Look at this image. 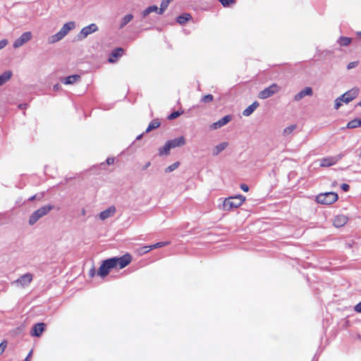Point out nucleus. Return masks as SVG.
I'll use <instances>...</instances> for the list:
<instances>
[{
	"label": "nucleus",
	"mask_w": 361,
	"mask_h": 361,
	"mask_svg": "<svg viewBox=\"0 0 361 361\" xmlns=\"http://www.w3.org/2000/svg\"><path fill=\"white\" fill-rule=\"evenodd\" d=\"M75 27V23L74 21L66 23L59 32L47 38L48 44H53L62 40L69 33V32L73 30Z\"/></svg>",
	"instance_id": "f257e3e1"
},
{
	"label": "nucleus",
	"mask_w": 361,
	"mask_h": 361,
	"mask_svg": "<svg viewBox=\"0 0 361 361\" xmlns=\"http://www.w3.org/2000/svg\"><path fill=\"white\" fill-rule=\"evenodd\" d=\"M246 200L242 195H237L225 198L220 209L223 211H231L240 207Z\"/></svg>",
	"instance_id": "f03ea898"
},
{
	"label": "nucleus",
	"mask_w": 361,
	"mask_h": 361,
	"mask_svg": "<svg viewBox=\"0 0 361 361\" xmlns=\"http://www.w3.org/2000/svg\"><path fill=\"white\" fill-rule=\"evenodd\" d=\"M53 208V205L47 204L35 211L30 216L29 224L31 226L34 225L38 220L46 216Z\"/></svg>",
	"instance_id": "7ed1b4c3"
},
{
	"label": "nucleus",
	"mask_w": 361,
	"mask_h": 361,
	"mask_svg": "<svg viewBox=\"0 0 361 361\" xmlns=\"http://www.w3.org/2000/svg\"><path fill=\"white\" fill-rule=\"evenodd\" d=\"M109 263L115 269H123L126 267L131 262L130 255H125L121 257H112L109 259Z\"/></svg>",
	"instance_id": "20e7f679"
},
{
	"label": "nucleus",
	"mask_w": 361,
	"mask_h": 361,
	"mask_svg": "<svg viewBox=\"0 0 361 361\" xmlns=\"http://www.w3.org/2000/svg\"><path fill=\"white\" fill-rule=\"evenodd\" d=\"M338 200V195L334 192L321 193L316 197L317 202L322 204H331Z\"/></svg>",
	"instance_id": "39448f33"
},
{
	"label": "nucleus",
	"mask_w": 361,
	"mask_h": 361,
	"mask_svg": "<svg viewBox=\"0 0 361 361\" xmlns=\"http://www.w3.org/2000/svg\"><path fill=\"white\" fill-rule=\"evenodd\" d=\"M33 280V275L30 273H26L18 279L12 282V285L20 288H27Z\"/></svg>",
	"instance_id": "423d86ee"
},
{
	"label": "nucleus",
	"mask_w": 361,
	"mask_h": 361,
	"mask_svg": "<svg viewBox=\"0 0 361 361\" xmlns=\"http://www.w3.org/2000/svg\"><path fill=\"white\" fill-rule=\"evenodd\" d=\"M32 39V33L30 31L23 32L20 37L16 39L13 42V48L15 49L23 47Z\"/></svg>",
	"instance_id": "0eeeda50"
},
{
	"label": "nucleus",
	"mask_w": 361,
	"mask_h": 361,
	"mask_svg": "<svg viewBox=\"0 0 361 361\" xmlns=\"http://www.w3.org/2000/svg\"><path fill=\"white\" fill-rule=\"evenodd\" d=\"M99 30L98 26L95 23H91L84 27H82L80 32L78 35V39L82 40L85 39L90 35L97 32Z\"/></svg>",
	"instance_id": "6e6552de"
},
{
	"label": "nucleus",
	"mask_w": 361,
	"mask_h": 361,
	"mask_svg": "<svg viewBox=\"0 0 361 361\" xmlns=\"http://www.w3.org/2000/svg\"><path fill=\"white\" fill-rule=\"evenodd\" d=\"M280 90V87L276 84L274 83L269 86L268 87L265 88L264 90H262L259 94L258 97L261 99H267L271 96H273L274 94L277 93Z\"/></svg>",
	"instance_id": "1a4fd4ad"
},
{
	"label": "nucleus",
	"mask_w": 361,
	"mask_h": 361,
	"mask_svg": "<svg viewBox=\"0 0 361 361\" xmlns=\"http://www.w3.org/2000/svg\"><path fill=\"white\" fill-rule=\"evenodd\" d=\"M360 94V88L357 87H353L350 90L346 91L341 97L344 100V104H348L353 99H355Z\"/></svg>",
	"instance_id": "9d476101"
},
{
	"label": "nucleus",
	"mask_w": 361,
	"mask_h": 361,
	"mask_svg": "<svg viewBox=\"0 0 361 361\" xmlns=\"http://www.w3.org/2000/svg\"><path fill=\"white\" fill-rule=\"evenodd\" d=\"M341 158V155L336 157H328L319 159V164L321 167H329L336 164Z\"/></svg>",
	"instance_id": "9b49d317"
},
{
	"label": "nucleus",
	"mask_w": 361,
	"mask_h": 361,
	"mask_svg": "<svg viewBox=\"0 0 361 361\" xmlns=\"http://www.w3.org/2000/svg\"><path fill=\"white\" fill-rule=\"evenodd\" d=\"M111 269H114V268H113L112 265L110 264L109 259H106V260L103 261V262L102 263V264L98 270L97 274L99 276H101L102 278H104L108 275V274L109 273V271Z\"/></svg>",
	"instance_id": "f8f14e48"
},
{
	"label": "nucleus",
	"mask_w": 361,
	"mask_h": 361,
	"mask_svg": "<svg viewBox=\"0 0 361 361\" xmlns=\"http://www.w3.org/2000/svg\"><path fill=\"white\" fill-rule=\"evenodd\" d=\"M231 120V116L229 115L225 116L222 118L219 119L216 122L213 123L210 126V129L216 130L226 125Z\"/></svg>",
	"instance_id": "ddd939ff"
},
{
	"label": "nucleus",
	"mask_w": 361,
	"mask_h": 361,
	"mask_svg": "<svg viewBox=\"0 0 361 361\" xmlns=\"http://www.w3.org/2000/svg\"><path fill=\"white\" fill-rule=\"evenodd\" d=\"M312 94H313V90H312V87H306L305 88H304L301 91H300L298 94H296L294 96V100L296 102H298L300 99H302L303 97H305L306 96L310 97Z\"/></svg>",
	"instance_id": "4468645a"
},
{
	"label": "nucleus",
	"mask_w": 361,
	"mask_h": 361,
	"mask_svg": "<svg viewBox=\"0 0 361 361\" xmlns=\"http://www.w3.org/2000/svg\"><path fill=\"white\" fill-rule=\"evenodd\" d=\"M171 149L183 146L185 144V139L183 136H180L167 141Z\"/></svg>",
	"instance_id": "2eb2a0df"
},
{
	"label": "nucleus",
	"mask_w": 361,
	"mask_h": 361,
	"mask_svg": "<svg viewBox=\"0 0 361 361\" xmlns=\"http://www.w3.org/2000/svg\"><path fill=\"white\" fill-rule=\"evenodd\" d=\"M116 207L114 206L109 207L106 209L102 211L99 214V219L102 221L111 217L116 213Z\"/></svg>",
	"instance_id": "dca6fc26"
},
{
	"label": "nucleus",
	"mask_w": 361,
	"mask_h": 361,
	"mask_svg": "<svg viewBox=\"0 0 361 361\" xmlns=\"http://www.w3.org/2000/svg\"><path fill=\"white\" fill-rule=\"evenodd\" d=\"M348 217L345 215H338L334 219V226L336 228H340L345 225L348 222Z\"/></svg>",
	"instance_id": "f3484780"
},
{
	"label": "nucleus",
	"mask_w": 361,
	"mask_h": 361,
	"mask_svg": "<svg viewBox=\"0 0 361 361\" xmlns=\"http://www.w3.org/2000/svg\"><path fill=\"white\" fill-rule=\"evenodd\" d=\"M45 325L44 323L36 324L32 329L31 335L32 336L39 337L44 331Z\"/></svg>",
	"instance_id": "a211bd4d"
},
{
	"label": "nucleus",
	"mask_w": 361,
	"mask_h": 361,
	"mask_svg": "<svg viewBox=\"0 0 361 361\" xmlns=\"http://www.w3.org/2000/svg\"><path fill=\"white\" fill-rule=\"evenodd\" d=\"M123 54V49L122 48H116L114 49L108 59L109 63H115L116 59L121 57Z\"/></svg>",
	"instance_id": "6ab92c4d"
},
{
	"label": "nucleus",
	"mask_w": 361,
	"mask_h": 361,
	"mask_svg": "<svg viewBox=\"0 0 361 361\" xmlns=\"http://www.w3.org/2000/svg\"><path fill=\"white\" fill-rule=\"evenodd\" d=\"M80 80V75L75 74L63 78L62 82L65 85H73L79 82Z\"/></svg>",
	"instance_id": "aec40b11"
},
{
	"label": "nucleus",
	"mask_w": 361,
	"mask_h": 361,
	"mask_svg": "<svg viewBox=\"0 0 361 361\" xmlns=\"http://www.w3.org/2000/svg\"><path fill=\"white\" fill-rule=\"evenodd\" d=\"M13 75V72L10 70L4 71L0 74V86L4 85L11 80Z\"/></svg>",
	"instance_id": "412c9836"
},
{
	"label": "nucleus",
	"mask_w": 361,
	"mask_h": 361,
	"mask_svg": "<svg viewBox=\"0 0 361 361\" xmlns=\"http://www.w3.org/2000/svg\"><path fill=\"white\" fill-rule=\"evenodd\" d=\"M228 145V143L226 142H223L217 145H216L213 149H212V154L214 156H217L222 151H224Z\"/></svg>",
	"instance_id": "4be33fe9"
},
{
	"label": "nucleus",
	"mask_w": 361,
	"mask_h": 361,
	"mask_svg": "<svg viewBox=\"0 0 361 361\" xmlns=\"http://www.w3.org/2000/svg\"><path fill=\"white\" fill-rule=\"evenodd\" d=\"M259 103L257 102H254L252 104L248 106L244 111H243V115L244 116H250L255 110L258 107Z\"/></svg>",
	"instance_id": "5701e85b"
},
{
	"label": "nucleus",
	"mask_w": 361,
	"mask_h": 361,
	"mask_svg": "<svg viewBox=\"0 0 361 361\" xmlns=\"http://www.w3.org/2000/svg\"><path fill=\"white\" fill-rule=\"evenodd\" d=\"M133 19V15L131 13L127 14L124 16L119 22L118 28H123L128 23H130Z\"/></svg>",
	"instance_id": "b1692460"
},
{
	"label": "nucleus",
	"mask_w": 361,
	"mask_h": 361,
	"mask_svg": "<svg viewBox=\"0 0 361 361\" xmlns=\"http://www.w3.org/2000/svg\"><path fill=\"white\" fill-rule=\"evenodd\" d=\"M191 18H192L191 15L185 13H183L180 16H178L176 18V22L181 25H183L188 21H189Z\"/></svg>",
	"instance_id": "393cba45"
},
{
	"label": "nucleus",
	"mask_w": 361,
	"mask_h": 361,
	"mask_svg": "<svg viewBox=\"0 0 361 361\" xmlns=\"http://www.w3.org/2000/svg\"><path fill=\"white\" fill-rule=\"evenodd\" d=\"M361 126V118H356L347 123L346 128L353 129Z\"/></svg>",
	"instance_id": "a878e982"
},
{
	"label": "nucleus",
	"mask_w": 361,
	"mask_h": 361,
	"mask_svg": "<svg viewBox=\"0 0 361 361\" xmlns=\"http://www.w3.org/2000/svg\"><path fill=\"white\" fill-rule=\"evenodd\" d=\"M171 149V146L166 142L162 147L159 149V156H168L170 154Z\"/></svg>",
	"instance_id": "bb28decb"
},
{
	"label": "nucleus",
	"mask_w": 361,
	"mask_h": 361,
	"mask_svg": "<svg viewBox=\"0 0 361 361\" xmlns=\"http://www.w3.org/2000/svg\"><path fill=\"white\" fill-rule=\"evenodd\" d=\"M351 42L352 39L348 37L342 36L337 39V44L341 47H347L351 43Z\"/></svg>",
	"instance_id": "cd10ccee"
},
{
	"label": "nucleus",
	"mask_w": 361,
	"mask_h": 361,
	"mask_svg": "<svg viewBox=\"0 0 361 361\" xmlns=\"http://www.w3.org/2000/svg\"><path fill=\"white\" fill-rule=\"evenodd\" d=\"M158 11V7L157 6H150L145 8L142 13V15L144 18L147 17L149 13L152 12H157Z\"/></svg>",
	"instance_id": "c85d7f7f"
},
{
	"label": "nucleus",
	"mask_w": 361,
	"mask_h": 361,
	"mask_svg": "<svg viewBox=\"0 0 361 361\" xmlns=\"http://www.w3.org/2000/svg\"><path fill=\"white\" fill-rule=\"evenodd\" d=\"M160 126V122L158 120H153L146 129V133H148L154 129L157 128Z\"/></svg>",
	"instance_id": "c756f323"
},
{
	"label": "nucleus",
	"mask_w": 361,
	"mask_h": 361,
	"mask_svg": "<svg viewBox=\"0 0 361 361\" xmlns=\"http://www.w3.org/2000/svg\"><path fill=\"white\" fill-rule=\"evenodd\" d=\"M296 128L295 125H290L286 128H285L283 130V135L288 136L290 135Z\"/></svg>",
	"instance_id": "7c9ffc66"
},
{
	"label": "nucleus",
	"mask_w": 361,
	"mask_h": 361,
	"mask_svg": "<svg viewBox=\"0 0 361 361\" xmlns=\"http://www.w3.org/2000/svg\"><path fill=\"white\" fill-rule=\"evenodd\" d=\"M344 104L343 99L339 96L334 100V109L338 110L341 108V106Z\"/></svg>",
	"instance_id": "2f4dec72"
},
{
	"label": "nucleus",
	"mask_w": 361,
	"mask_h": 361,
	"mask_svg": "<svg viewBox=\"0 0 361 361\" xmlns=\"http://www.w3.org/2000/svg\"><path fill=\"white\" fill-rule=\"evenodd\" d=\"M179 165H180V163L178 161H176V162L171 164L170 166H167L165 169V172L166 173H171V172L173 171L174 170H176V169H178Z\"/></svg>",
	"instance_id": "473e14b6"
},
{
	"label": "nucleus",
	"mask_w": 361,
	"mask_h": 361,
	"mask_svg": "<svg viewBox=\"0 0 361 361\" xmlns=\"http://www.w3.org/2000/svg\"><path fill=\"white\" fill-rule=\"evenodd\" d=\"M169 243H170V242H169V241L159 242V243H157L155 244L150 245L149 247L151 248V250L157 249V248H159V247L168 245Z\"/></svg>",
	"instance_id": "72a5a7b5"
},
{
	"label": "nucleus",
	"mask_w": 361,
	"mask_h": 361,
	"mask_svg": "<svg viewBox=\"0 0 361 361\" xmlns=\"http://www.w3.org/2000/svg\"><path fill=\"white\" fill-rule=\"evenodd\" d=\"M223 6L228 7L235 3V0H219Z\"/></svg>",
	"instance_id": "f704fd0d"
},
{
	"label": "nucleus",
	"mask_w": 361,
	"mask_h": 361,
	"mask_svg": "<svg viewBox=\"0 0 361 361\" xmlns=\"http://www.w3.org/2000/svg\"><path fill=\"white\" fill-rule=\"evenodd\" d=\"M214 97L212 94H207L202 97L201 101L204 103L210 102L213 100Z\"/></svg>",
	"instance_id": "c9c22d12"
},
{
	"label": "nucleus",
	"mask_w": 361,
	"mask_h": 361,
	"mask_svg": "<svg viewBox=\"0 0 361 361\" xmlns=\"http://www.w3.org/2000/svg\"><path fill=\"white\" fill-rule=\"evenodd\" d=\"M149 247H150V245H145V246L142 247L139 251L140 254L144 255V254L149 252L151 250V248Z\"/></svg>",
	"instance_id": "e433bc0d"
},
{
	"label": "nucleus",
	"mask_w": 361,
	"mask_h": 361,
	"mask_svg": "<svg viewBox=\"0 0 361 361\" xmlns=\"http://www.w3.org/2000/svg\"><path fill=\"white\" fill-rule=\"evenodd\" d=\"M183 112H179V111H174L173 113H171L169 116H168V118L169 120H173V119H175L177 117H178Z\"/></svg>",
	"instance_id": "4c0bfd02"
},
{
	"label": "nucleus",
	"mask_w": 361,
	"mask_h": 361,
	"mask_svg": "<svg viewBox=\"0 0 361 361\" xmlns=\"http://www.w3.org/2000/svg\"><path fill=\"white\" fill-rule=\"evenodd\" d=\"M358 65V61H352L347 65V69L350 70L355 68Z\"/></svg>",
	"instance_id": "58836bf2"
},
{
	"label": "nucleus",
	"mask_w": 361,
	"mask_h": 361,
	"mask_svg": "<svg viewBox=\"0 0 361 361\" xmlns=\"http://www.w3.org/2000/svg\"><path fill=\"white\" fill-rule=\"evenodd\" d=\"M8 42L6 39L0 40V50L4 49L8 44Z\"/></svg>",
	"instance_id": "ea45409f"
},
{
	"label": "nucleus",
	"mask_w": 361,
	"mask_h": 361,
	"mask_svg": "<svg viewBox=\"0 0 361 361\" xmlns=\"http://www.w3.org/2000/svg\"><path fill=\"white\" fill-rule=\"evenodd\" d=\"M170 2L171 1L169 0H162L160 5L161 7H164L166 9Z\"/></svg>",
	"instance_id": "a19ab883"
},
{
	"label": "nucleus",
	"mask_w": 361,
	"mask_h": 361,
	"mask_svg": "<svg viewBox=\"0 0 361 361\" xmlns=\"http://www.w3.org/2000/svg\"><path fill=\"white\" fill-rule=\"evenodd\" d=\"M6 347V341H3L0 343V354H1L5 350Z\"/></svg>",
	"instance_id": "79ce46f5"
},
{
	"label": "nucleus",
	"mask_w": 361,
	"mask_h": 361,
	"mask_svg": "<svg viewBox=\"0 0 361 361\" xmlns=\"http://www.w3.org/2000/svg\"><path fill=\"white\" fill-rule=\"evenodd\" d=\"M95 273H96L95 269H94V267H92L90 269L88 274H89L90 277L92 278V277H94V276Z\"/></svg>",
	"instance_id": "37998d69"
},
{
	"label": "nucleus",
	"mask_w": 361,
	"mask_h": 361,
	"mask_svg": "<svg viewBox=\"0 0 361 361\" xmlns=\"http://www.w3.org/2000/svg\"><path fill=\"white\" fill-rule=\"evenodd\" d=\"M355 311L361 313V301L355 306Z\"/></svg>",
	"instance_id": "c03bdc74"
},
{
	"label": "nucleus",
	"mask_w": 361,
	"mask_h": 361,
	"mask_svg": "<svg viewBox=\"0 0 361 361\" xmlns=\"http://www.w3.org/2000/svg\"><path fill=\"white\" fill-rule=\"evenodd\" d=\"M240 188L244 192H248L249 191V187L246 184H244V183L241 184L240 185Z\"/></svg>",
	"instance_id": "a18cd8bd"
},
{
	"label": "nucleus",
	"mask_w": 361,
	"mask_h": 361,
	"mask_svg": "<svg viewBox=\"0 0 361 361\" xmlns=\"http://www.w3.org/2000/svg\"><path fill=\"white\" fill-rule=\"evenodd\" d=\"M341 189L343 190V191H348L349 190V185L346 183H343L341 185Z\"/></svg>",
	"instance_id": "49530a36"
},
{
	"label": "nucleus",
	"mask_w": 361,
	"mask_h": 361,
	"mask_svg": "<svg viewBox=\"0 0 361 361\" xmlns=\"http://www.w3.org/2000/svg\"><path fill=\"white\" fill-rule=\"evenodd\" d=\"M114 162V158H113V157H109L106 159V163L109 165L113 164Z\"/></svg>",
	"instance_id": "de8ad7c7"
},
{
	"label": "nucleus",
	"mask_w": 361,
	"mask_h": 361,
	"mask_svg": "<svg viewBox=\"0 0 361 361\" xmlns=\"http://www.w3.org/2000/svg\"><path fill=\"white\" fill-rule=\"evenodd\" d=\"M166 8L164 7H161L160 6V8H158V11H157L159 14H162L165 11Z\"/></svg>",
	"instance_id": "09e8293b"
},
{
	"label": "nucleus",
	"mask_w": 361,
	"mask_h": 361,
	"mask_svg": "<svg viewBox=\"0 0 361 361\" xmlns=\"http://www.w3.org/2000/svg\"><path fill=\"white\" fill-rule=\"evenodd\" d=\"M61 88V86L59 84H56L53 86V90L55 91H58Z\"/></svg>",
	"instance_id": "8fccbe9b"
},
{
	"label": "nucleus",
	"mask_w": 361,
	"mask_h": 361,
	"mask_svg": "<svg viewBox=\"0 0 361 361\" xmlns=\"http://www.w3.org/2000/svg\"><path fill=\"white\" fill-rule=\"evenodd\" d=\"M32 351L31 350L27 356L25 357V361H30Z\"/></svg>",
	"instance_id": "3c124183"
},
{
	"label": "nucleus",
	"mask_w": 361,
	"mask_h": 361,
	"mask_svg": "<svg viewBox=\"0 0 361 361\" xmlns=\"http://www.w3.org/2000/svg\"><path fill=\"white\" fill-rule=\"evenodd\" d=\"M81 213H82V215H85L86 210L85 209H82V211H81Z\"/></svg>",
	"instance_id": "603ef678"
},
{
	"label": "nucleus",
	"mask_w": 361,
	"mask_h": 361,
	"mask_svg": "<svg viewBox=\"0 0 361 361\" xmlns=\"http://www.w3.org/2000/svg\"><path fill=\"white\" fill-rule=\"evenodd\" d=\"M35 199V195H33V196H32V197H30L29 198V200H30V201H32V200H34Z\"/></svg>",
	"instance_id": "864d4df0"
},
{
	"label": "nucleus",
	"mask_w": 361,
	"mask_h": 361,
	"mask_svg": "<svg viewBox=\"0 0 361 361\" xmlns=\"http://www.w3.org/2000/svg\"><path fill=\"white\" fill-rule=\"evenodd\" d=\"M142 137V134L138 135L136 139L137 140H140Z\"/></svg>",
	"instance_id": "5fc2aeb1"
},
{
	"label": "nucleus",
	"mask_w": 361,
	"mask_h": 361,
	"mask_svg": "<svg viewBox=\"0 0 361 361\" xmlns=\"http://www.w3.org/2000/svg\"><path fill=\"white\" fill-rule=\"evenodd\" d=\"M357 106L361 107V100L358 102Z\"/></svg>",
	"instance_id": "6e6d98bb"
},
{
	"label": "nucleus",
	"mask_w": 361,
	"mask_h": 361,
	"mask_svg": "<svg viewBox=\"0 0 361 361\" xmlns=\"http://www.w3.org/2000/svg\"><path fill=\"white\" fill-rule=\"evenodd\" d=\"M357 35H358L359 36H360V37H361V31H360V32H359L357 33Z\"/></svg>",
	"instance_id": "4d7b16f0"
},
{
	"label": "nucleus",
	"mask_w": 361,
	"mask_h": 361,
	"mask_svg": "<svg viewBox=\"0 0 361 361\" xmlns=\"http://www.w3.org/2000/svg\"><path fill=\"white\" fill-rule=\"evenodd\" d=\"M19 107L22 109V108H23V105L21 104V105L19 106Z\"/></svg>",
	"instance_id": "13d9d810"
},
{
	"label": "nucleus",
	"mask_w": 361,
	"mask_h": 361,
	"mask_svg": "<svg viewBox=\"0 0 361 361\" xmlns=\"http://www.w3.org/2000/svg\"><path fill=\"white\" fill-rule=\"evenodd\" d=\"M359 158L361 159V153L359 154Z\"/></svg>",
	"instance_id": "bf43d9fd"
},
{
	"label": "nucleus",
	"mask_w": 361,
	"mask_h": 361,
	"mask_svg": "<svg viewBox=\"0 0 361 361\" xmlns=\"http://www.w3.org/2000/svg\"><path fill=\"white\" fill-rule=\"evenodd\" d=\"M170 1H171L172 0H169Z\"/></svg>",
	"instance_id": "052dcab7"
}]
</instances>
